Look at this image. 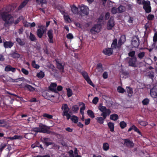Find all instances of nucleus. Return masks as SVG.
<instances>
[{
    "label": "nucleus",
    "instance_id": "obj_1",
    "mask_svg": "<svg viewBox=\"0 0 157 157\" xmlns=\"http://www.w3.org/2000/svg\"><path fill=\"white\" fill-rule=\"evenodd\" d=\"M0 16L1 17L3 20L5 22L4 25L6 24H10L14 23V25L17 24L20 22L21 18L22 17L20 16L14 21V18L11 15L8 14L6 11H0Z\"/></svg>",
    "mask_w": 157,
    "mask_h": 157
},
{
    "label": "nucleus",
    "instance_id": "obj_2",
    "mask_svg": "<svg viewBox=\"0 0 157 157\" xmlns=\"http://www.w3.org/2000/svg\"><path fill=\"white\" fill-rule=\"evenodd\" d=\"M38 27L39 29L36 31V34L39 38H41L43 34L46 33L47 29L43 25H39Z\"/></svg>",
    "mask_w": 157,
    "mask_h": 157
},
{
    "label": "nucleus",
    "instance_id": "obj_3",
    "mask_svg": "<svg viewBox=\"0 0 157 157\" xmlns=\"http://www.w3.org/2000/svg\"><path fill=\"white\" fill-rule=\"evenodd\" d=\"M142 4L143 5V9L147 13H149L151 11V7L150 6V2L149 1L143 0Z\"/></svg>",
    "mask_w": 157,
    "mask_h": 157
},
{
    "label": "nucleus",
    "instance_id": "obj_4",
    "mask_svg": "<svg viewBox=\"0 0 157 157\" xmlns=\"http://www.w3.org/2000/svg\"><path fill=\"white\" fill-rule=\"evenodd\" d=\"M98 109L100 111L102 112L101 114H104L105 116H109L111 113V111L109 109H107L106 107L103 106L101 104H100L98 107Z\"/></svg>",
    "mask_w": 157,
    "mask_h": 157
},
{
    "label": "nucleus",
    "instance_id": "obj_5",
    "mask_svg": "<svg viewBox=\"0 0 157 157\" xmlns=\"http://www.w3.org/2000/svg\"><path fill=\"white\" fill-rule=\"evenodd\" d=\"M39 127H40V132L50 134L51 132L49 130L50 128L49 126H47L42 123L39 124Z\"/></svg>",
    "mask_w": 157,
    "mask_h": 157
},
{
    "label": "nucleus",
    "instance_id": "obj_6",
    "mask_svg": "<svg viewBox=\"0 0 157 157\" xmlns=\"http://www.w3.org/2000/svg\"><path fill=\"white\" fill-rule=\"evenodd\" d=\"M80 10L81 12V15L82 16H84L85 15H87L89 14V8L88 7L83 5L82 4L80 7Z\"/></svg>",
    "mask_w": 157,
    "mask_h": 157
},
{
    "label": "nucleus",
    "instance_id": "obj_7",
    "mask_svg": "<svg viewBox=\"0 0 157 157\" xmlns=\"http://www.w3.org/2000/svg\"><path fill=\"white\" fill-rule=\"evenodd\" d=\"M55 61L56 63V67L60 72L61 73L64 72V63L63 64L60 62L59 60L58 59H56Z\"/></svg>",
    "mask_w": 157,
    "mask_h": 157
},
{
    "label": "nucleus",
    "instance_id": "obj_8",
    "mask_svg": "<svg viewBox=\"0 0 157 157\" xmlns=\"http://www.w3.org/2000/svg\"><path fill=\"white\" fill-rule=\"evenodd\" d=\"M101 27L99 24H95L90 30V32L92 34H95V33H98L101 30Z\"/></svg>",
    "mask_w": 157,
    "mask_h": 157
},
{
    "label": "nucleus",
    "instance_id": "obj_9",
    "mask_svg": "<svg viewBox=\"0 0 157 157\" xmlns=\"http://www.w3.org/2000/svg\"><path fill=\"white\" fill-rule=\"evenodd\" d=\"M139 38L136 36L132 38L131 41V44L133 47L137 48L140 44Z\"/></svg>",
    "mask_w": 157,
    "mask_h": 157
},
{
    "label": "nucleus",
    "instance_id": "obj_10",
    "mask_svg": "<svg viewBox=\"0 0 157 157\" xmlns=\"http://www.w3.org/2000/svg\"><path fill=\"white\" fill-rule=\"evenodd\" d=\"M115 25L114 18L111 17L107 24V29L109 30L112 29Z\"/></svg>",
    "mask_w": 157,
    "mask_h": 157
},
{
    "label": "nucleus",
    "instance_id": "obj_11",
    "mask_svg": "<svg viewBox=\"0 0 157 157\" xmlns=\"http://www.w3.org/2000/svg\"><path fill=\"white\" fill-rule=\"evenodd\" d=\"M47 35L48 37V41L50 43H53L54 40H53V30L51 29L48 30L47 32Z\"/></svg>",
    "mask_w": 157,
    "mask_h": 157
},
{
    "label": "nucleus",
    "instance_id": "obj_12",
    "mask_svg": "<svg viewBox=\"0 0 157 157\" xmlns=\"http://www.w3.org/2000/svg\"><path fill=\"white\" fill-rule=\"evenodd\" d=\"M137 59L136 57L132 58H129L128 62L129 65L130 66L136 67H137L136 64Z\"/></svg>",
    "mask_w": 157,
    "mask_h": 157
},
{
    "label": "nucleus",
    "instance_id": "obj_13",
    "mask_svg": "<svg viewBox=\"0 0 157 157\" xmlns=\"http://www.w3.org/2000/svg\"><path fill=\"white\" fill-rule=\"evenodd\" d=\"M113 50L117 49H120L121 48L118 46V44L117 43V38H115L113 40L111 44V48Z\"/></svg>",
    "mask_w": 157,
    "mask_h": 157
},
{
    "label": "nucleus",
    "instance_id": "obj_14",
    "mask_svg": "<svg viewBox=\"0 0 157 157\" xmlns=\"http://www.w3.org/2000/svg\"><path fill=\"white\" fill-rule=\"evenodd\" d=\"M101 116H102L97 117L96 119L97 122L100 124H103L104 122L105 119L106 118L107 116H105L104 114H101Z\"/></svg>",
    "mask_w": 157,
    "mask_h": 157
},
{
    "label": "nucleus",
    "instance_id": "obj_15",
    "mask_svg": "<svg viewBox=\"0 0 157 157\" xmlns=\"http://www.w3.org/2000/svg\"><path fill=\"white\" fill-rule=\"evenodd\" d=\"M102 52L105 55L110 56L113 54V50L110 48H106L103 49Z\"/></svg>",
    "mask_w": 157,
    "mask_h": 157
},
{
    "label": "nucleus",
    "instance_id": "obj_16",
    "mask_svg": "<svg viewBox=\"0 0 157 157\" xmlns=\"http://www.w3.org/2000/svg\"><path fill=\"white\" fill-rule=\"evenodd\" d=\"M124 141V145L127 147H132L134 146V143L132 141H131L129 139H123Z\"/></svg>",
    "mask_w": 157,
    "mask_h": 157
},
{
    "label": "nucleus",
    "instance_id": "obj_17",
    "mask_svg": "<svg viewBox=\"0 0 157 157\" xmlns=\"http://www.w3.org/2000/svg\"><path fill=\"white\" fill-rule=\"evenodd\" d=\"M16 7V6H15V4H12V5H9L5 7V9L6 10V11L7 12H6L7 13H9L10 12H11L12 11H13V10H14L15 8Z\"/></svg>",
    "mask_w": 157,
    "mask_h": 157
},
{
    "label": "nucleus",
    "instance_id": "obj_18",
    "mask_svg": "<svg viewBox=\"0 0 157 157\" xmlns=\"http://www.w3.org/2000/svg\"><path fill=\"white\" fill-rule=\"evenodd\" d=\"M126 40V38L125 36L124 35H121L118 40V46L120 47V48L122 45L124 44Z\"/></svg>",
    "mask_w": 157,
    "mask_h": 157
},
{
    "label": "nucleus",
    "instance_id": "obj_19",
    "mask_svg": "<svg viewBox=\"0 0 157 157\" xmlns=\"http://www.w3.org/2000/svg\"><path fill=\"white\" fill-rule=\"evenodd\" d=\"M150 94L152 97L154 98H156L157 97V89L155 87L151 89L150 91Z\"/></svg>",
    "mask_w": 157,
    "mask_h": 157
},
{
    "label": "nucleus",
    "instance_id": "obj_20",
    "mask_svg": "<svg viewBox=\"0 0 157 157\" xmlns=\"http://www.w3.org/2000/svg\"><path fill=\"white\" fill-rule=\"evenodd\" d=\"M14 43L10 41H6L3 43V46L5 48H10L13 45Z\"/></svg>",
    "mask_w": 157,
    "mask_h": 157
},
{
    "label": "nucleus",
    "instance_id": "obj_21",
    "mask_svg": "<svg viewBox=\"0 0 157 157\" xmlns=\"http://www.w3.org/2000/svg\"><path fill=\"white\" fill-rule=\"evenodd\" d=\"M57 84L55 83H51L50 86H49V89L52 92L57 93L56 87Z\"/></svg>",
    "mask_w": 157,
    "mask_h": 157
},
{
    "label": "nucleus",
    "instance_id": "obj_22",
    "mask_svg": "<svg viewBox=\"0 0 157 157\" xmlns=\"http://www.w3.org/2000/svg\"><path fill=\"white\" fill-rule=\"evenodd\" d=\"M55 8L59 10L62 14H63L65 13L64 9L61 5H56L55 6Z\"/></svg>",
    "mask_w": 157,
    "mask_h": 157
},
{
    "label": "nucleus",
    "instance_id": "obj_23",
    "mask_svg": "<svg viewBox=\"0 0 157 157\" xmlns=\"http://www.w3.org/2000/svg\"><path fill=\"white\" fill-rule=\"evenodd\" d=\"M71 11L75 14H77L78 13V9L75 5L70 6Z\"/></svg>",
    "mask_w": 157,
    "mask_h": 157
},
{
    "label": "nucleus",
    "instance_id": "obj_24",
    "mask_svg": "<svg viewBox=\"0 0 157 157\" xmlns=\"http://www.w3.org/2000/svg\"><path fill=\"white\" fill-rule=\"evenodd\" d=\"M61 108L62 110L63 111V114L68 113L69 109L67 104H64L63 105Z\"/></svg>",
    "mask_w": 157,
    "mask_h": 157
},
{
    "label": "nucleus",
    "instance_id": "obj_25",
    "mask_svg": "<svg viewBox=\"0 0 157 157\" xmlns=\"http://www.w3.org/2000/svg\"><path fill=\"white\" fill-rule=\"evenodd\" d=\"M29 0H24L18 8L17 10H20L24 8L28 3Z\"/></svg>",
    "mask_w": 157,
    "mask_h": 157
},
{
    "label": "nucleus",
    "instance_id": "obj_26",
    "mask_svg": "<svg viewBox=\"0 0 157 157\" xmlns=\"http://www.w3.org/2000/svg\"><path fill=\"white\" fill-rule=\"evenodd\" d=\"M5 70L6 71H11L14 72L16 71V69L15 68L12 67L10 65H7L5 68Z\"/></svg>",
    "mask_w": 157,
    "mask_h": 157
},
{
    "label": "nucleus",
    "instance_id": "obj_27",
    "mask_svg": "<svg viewBox=\"0 0 157 157\" xmlns=\"http://www.w3.org/2000/svg\"><path fill=\"white\" fill-rule=\"evenodd\" d=\"M96 69L98 72H102L104 71V68L102 64L100 63L97 65Z\"/></svg>",
    "mask_w": 157,
    "mask_h": 157
},
{
    "label": "nucleus",
    "instance_id": "obj_28",
    "mask_svg": "<svg viewBox=\"0 0 157 157\" xmlns=\"http://www.w3.org/2000/svg\"><path fill=\"white\" fill-rule=\"evenodd\" d=\"M10 56L13 58H18L20 56V55L19 53H17L16 51L10 54Z\"/></svg>",
    "mask_w": 157,
    "mask_h": 157
},
{
    "label": "nucleus",
    "instance_id": "obj_29",
    "mask_svg": "<svg viewBox=\"0 0 157 157\" xmlns=\"http://www.w3.org/2000/svg\"><path fill=\"white\" fill-rule=\"evenodd\" d=\"M108 126L110 129V130L111 132L114 131V124L113 123L111 122H109L108 123Z\"/></svg>",
    "mask_w": 157,
    "mask_h": 157
},
{
    "label": "nucleus",
    "instance_id": "obj_30",
    "mask_svg": "<svg viewBox=\"0 0 157 157\" xmlns=\"http://www.w3.org/2000/svg\"><path fill=\"white\" fill-rule=\"evenodd\" d=\"M43 142L45 144L47 147L52 144V142H49L50 140L48 138H43Z\"/></svg>",
    "mask_w": 157,
    "mask_h": 157
},
{
    "label": "nucleus",
    "instance_id": "obj_31",
    "mask_svg": "<svg viewBox=\"0 0 157 157\" xmlns=\"http://www.w3.org/2000/svg\"><path fill=\"white\" fill-rule=\"evenodd\" d=\"M118 118V116L116 114L114 113L110 115V119L111 120L116 121H117Z\"/></svg>",
    "mask_w": 157,
    "mask_h": 157
},
{
    "label": "nucleus",
    "instance_id": "obj_32",
    "mask_svg": "<svg viewBox=\"0 0 157 157\" xmlns=\"http://www.w3.org/2000/svg\"><path fill=\"white\" fill-rule=\"evenodd\" d=\"M145 53L144 52H140L137 54L138 57L140 59H143L145 56Z\"/></svg>",
    "mask_w": 157,
    "mask_h": 157
},
{
    "label": "nucleus",
    "instance_id": "obj_33",
    "mask_svg": "<svg viewBox=\"0 0 157 157\" xmlns=\"http://www.w3.org/2000/svg\"><path fill=\"white\" fill-rule=\"evenodd\" d=\"M16 40L18 44L21 46H23L25 44V42L24 41H22V40L19 38H16Z\"/></svg>",
    "mask_w": 157,
    "mask_h": 157
},
{
    "label": "nucleus",
    "instance_id": "obj_34",
    "mask_svg": "<svg viewBox=\"0 0 157 157\" xmlns=\"http://www.w3.org/2000/svg\"><path fill=\"white\" fill-rule=\"evenodd\" d=\"M126 89L128 94V96L130 97L131 96H132L133 93L132 89L129 87L127 86L126 87Z\"/></svg>",
    "mask_w": 157,
    "mask_h": 157
},
{
    "label": "nucleus",
    "instance_id": "obj_35",
    "mask_svg": "<svg viewBox=\"0 0 157 157\" xmlns=\"http://www.w3.org/2000/svg\"><path fill=\"white\" fill-rule=\"evenodd\" d=\"M25 87L26 89H27L30 91L33 92L35 90L34 88L30 85L26 84Z\"/></svg>",
    "mask_w": 157,
    "mask_h": 157
},
{
    "label": "nucleus",
    "instance_id": "obj_36",
    "mask_svg": "<svg viewBox=\"0 0 157 157\" xmlns=\"http://www.w3.org/2000/svg\"><path fill=\"white\" fill-rule=\"evenodd\" d=\"M71 119L73 122L77 124L78 121V118L76 116L72 115L71 118Z\"/></svg>",
    "mask_w": 157,
    "mask_h": 157
},
{
    "label": "nucleus",
    "instance_id": "obj_37",
    "mask_svg": "<svg viewBox=\"0 0 157 157\" xmlns=\"http://www.w3.org/2000/svg\"><path fill=\"white\" fill-rule=\"evenodd\" d=\"M62 15H63L64 20H65L66 22L70 23L71 22V20L68 15H66L65 14Z\"/></svg>",
    "mask_w": 157,
    "mask_h": 157
},
{
    "label": "nucleus",
    "instance_id": "obj_38",
    "mask_svg": "<svg viewBox=\"0 0 157 157\" xmlns=\"http://www.w3.org/2000/svg\"><path fill=\"white\" fill-rule=\"evenodd\" d=\"M118 10V13H120L124 12L125 10V7L122 5H121L117 8Z\"/></svg>",
    "mask_w": 157,
    "mask_h": 157
},
{
    "label": "nucleus",
    "instance_id": "obj_39",
    "mask_svg": "<svg viewBox=\"0 0 157 157\" xmlns=\"http://www.w3.org/2000/svg\"><path fill=\"white\" fill-rule=\"evenodd\" d=\"M154 71L153 70L147 73V75L150 78L153 79L154 77Z\"/></svg>",
    "mask_w": 157,
    "mask_h": 157
},
{
    "label": "nucleus",
    "instance_id": "obj_40",
    "mask_svg": "<svg viewBox=\"0 0 157 157\" xmlns=\"http://www.w3.org/2000/svg\"><path fill=\"white\" fill-rule=\"evenodd\" d=\"M6 122L3 119L0 120V127H4L6 125Z\"/></svg>",
    "mask_w": 157,
    "mask_h": 157
},
{
    "label": "nucleus",
    "instance_id": "obj_41",
    "mask_svg": "<svg viewBox=\"0 0 157 157\" xmlns=\"http://www.w3.org/2000/svg\"><path fill=\"white\" fill-rule=\"evenodd\" d=\"M29 39L31 41H35L37 40V39L35 36L32 33H30Z\"/></svg>",
    "mask_w": 157,
    "mask_h": 157
},
{
    "label": "nucleus",
    "instance_id": "obj_42",
    "mask_svg": "<svg viewBox=\"0 0 157 157\" xmlns=\"http://www.w3.org/2000/svg\"><path fill=\"white\" fill-rule=\"evenodd\" d=\"M36 76L39 78H42L44 76V73L42 71H40L39 73H37Z\"/></svg>",
    "mask_w": 157,
    "mask_h": 157
},
{
    "label": "nucleus",
    "instance_id": "obj_43",
    "mask_svg": "<svg viewBox=\"0 0 157 157\" xmlns=\"http://www.w3.org/2000/svg\"><path fill=\"white\" fill-rule=\"evenodd\" d=\"M102 148L104 151H108L109 149V144L107 143H103Z\"/></svg>",
    "mask_w": 157,
    "mask_h": 157
},
{
    "label": "nucleus",
    "instance_id": "obj_44",
    "mask_svg": "<svg viewBox=\"0 0 157 157\" xmlns=\"http://www.w3.org/2000/svg\"><path fill=\"white\" fill-rule=\"evenodd\" d=\"M87 113L88 115L91 118H93L95 117L94 113L93 111H92L91 110H88Z\"/></svg>",
    "mask_w": 157,
    "mask_h": 157
},
{
    "label": "nucleus",
    "instance_id": "obj_45",
    "mask_svg": "<svg viewBox=\"0 0 157 157\" xmlns=\"http://www.w3.org/2000/svg\"><path fill=\"white\" fill-rule=\"evenodd\" d=\"M81 74L85 80L89 77L87 73L84 71H82Z\"/></svg>",
    "mask_w": 157,
    "mask_h": 157
},
{
    "label": "nucleus",
    "instance_id": "obj_46",
    "mask_svg": "<svg viewBox=\"0 0 157 157\" xmlns=\"http://www.w3.org/2000/svg\"><path fill=\"white\" fill-rule=\"evenodd\" d=\"M120 126L121 129L125 128L127 126V124L124 121H121L120 123Z\"/></svg>",
    "mask_w": 157,
    "mask_h": 157
},
{
    "label": "nucleus",
    "instance_id": "obj_47",
    "mask_svg": "<svg viewBox=\"0 0 157 157\" xmlns=\"http://www.w3.org/2000/svg\"><path fill=\"white\" fill-rule=\"evenodd\" d=\"M150 102V100L147 98H144L142 101L143 104L144 105H147L149 104Z\"/></svg>",
    "mask_w": 157,
    "mask_h": 157
},
{
    "label": "nucleus",
    "instance_id": "obj_48",
    "mask_svg": "<svg viewBox=\"0 0 157 157\" xmlns=\"http://www.w3.org/2000/svg\"><path fill=\"white\" fill-rule=\"evenodd\" d=\"M117 91L120 93H124L125 91V90L121 86H119L117 88Z\"/></svg>",
    "mask_w": 157,
    "mask_h": 157
},
{
    "label": "nucleus",
    "instance_id": "obj_49",
    "mask_svg": "<svg viewBox=\"0 0 157 157\" xmlns=\"http://www.w3.org/2000/svg\"><path fill=\"white\" fill-rule=\"evenodd\" d=\"M32 66L34 68L36 69H39L40 67V66L36 63V61L35 60H33L32 61Z\"/></svg>",
    "mask_w": 157,
    "mask_h": 157
},
{
    "label": "nucleus",
    "instance_id": "obj_50",
    "mask_svg": "<svg viewBox=\"0 0 157 157\" xmlns=\"http://www.w3.org/2000/svg\"><path fill=\"white\" fill-rule=\"evenodd\" d=\"M132 127H133V130H134L135 132H137L139 135L141 136H142V133L136 127L135 125H132Z\"/></svg>",
    "mask_w": 157,
    "mask_h": 157
},
{
    "label": "nucleus",
    "instance_id": "obj_51",
    "mask_svg": "<svg viewBox=\"0 0 157 157\" xmlns=\"http://www.w3.org/2000/svg\"><path fill=\"white\" fill-rule=\"evenodd\" d=\"M67 96L68 97H71L72 95V90L70 88L67 89Z\"/></svg>",
    "mask_w": 157,
    "mask_h": 157
},
{
    "label": "nucleus",
    "instance_id": "obj_52",
    "mask_svg": "<svg viewBox=\"0 0 157 157\" xmlns=\"http://www.w3.org/2000/svg\"><path fill=\"white\" fill-rule=\"evenodd\" d=\"M136 52L135 51H130L128 54V56L130 57L131 58L136 57L135 56Z\"/></svg>",
    "mask_w": 157,
    "mask_h": 157
},
{
    "label": "nucleus",
    "instance_id": "obj_53",
    "mask_svg": "<svg viewBox=\"0 0 157 157\" xmlns=\"http://www.w3.org/2000/svg\"><path fill=\"white\" fill-rule=\"evenodd\" d=\"M42 116L43 117L49 119H52L53 117V116L52 115H50L47 113H44Z\"/></svg>",
    "mask_w": 157,
    "mask_h": 157
},
{
    "label": "nucleus",
    "instance_id": "obj_54",
    "mask_svg": "<svg viewBox=\"0 0 157 157\" xmlns=\"http://www.w3.org/2000/svg\"><path fill=\"white\" fill-rule=\"evenodd\" d=\"M82 106L80 108V113L81 114H84V113L83 111L85 109L86 106L85 104L83 102H82Z\"/></svg>",
    "mask_w": 157,
    "mask_h": 157
},
{
    "label": "nucleus",
    "instance_id": "obj_55",
    "mask_svg": "<svg viewBox=\"0 0 157 157\" xmlns=\"http://www.w3.org/2000/svg\"><path fill=\"white\" fill-rule=\"evenodd\" d=\"M139 124L143 126H145L148 124V123L146 121L140 120L139 121Z\"/></svg>",
    "mask_w": 157,
    "mask_h": 157
},
{
    "label": "nucleus",
    "instance_id": "obj_56",
    "mask_svg": "<svg viewBox=\"0 0 157 157\" xmlns=\"http://www.w3.org/2000/svg\"><path fill=\"white\" fill-rule=\"evenodd\" d=\"M6 144L2 143V144L0 145V151H2L3 149L6 147Z\"/></svg>",
    "mask_w": 157,
    "mask_h": 157
},
{
    "label": "nucleus",
    "instance_id": "obj_57",
    "mask_svg": "<svg viewBox=\"0 0 157 157\" xmlns=\"http://www.w3.org/2000/svg\"><path fill=\"white\" fill-rule=\"evenodd\" d=\"M72 109L74 112H77L79 109V107L77 105H75L73 106Z\"/></svg>",
    "mask_w": 157,
    "mask_h": 157
},
{
    "label": "nucleus",
    "instance_id": "obj_58",
    "mask_svg": "<svg viewBox=\"0 0 157 157\" xmlns=\"http://www.w3.org/2000/svg\"><path fill=\"white\" fill-rule=\"evenodd\" d=\"M117 8L116 7H113L112 8L111 10V13L113 14H115L117 13H118Z\"/></svg>",
    "mask_w": 157,
    "mask_h": 157
},
{
    "label": "nucleus",
    "instance_id": "obj_59",
    "mask_svg": "<svg viewBox=\"0 0 157 157\" xmlns=\"http://www.w3.org/2000/svg\"><path fill=\"white\" fill-rule=\"evenodd\" d=\"M87 83L89 84L91 86H93V87L94 86V84L93 83L91 80L90 79V78L89 77L87 79H86V80Z\"/></svg>",
    "mask_w": 157,
    "mask_h": 157
},
{
    "label": "nucleus",
    "instance_id": "obj_60",
    "mask_svg": "<svg viewBox=\"0 0 157 157\" xmlns=\"http://www.w3.org/2000/svg\"><path fill=\"white\" fill-rule=\"evenodd\" d=\"M98 97H95L93 98L92 100V102L94 104H96L98 102Z\"/></svg>",
    "mask_w": 157,
    "mask_h": 157
},
{
    "label": "nucleus",
    "instance_id": "obj_61",
    "mask_svg": "<svg viewBox=\"0 0 157 157\" xmlns=\"http://www.w3.org/2000/svg\"><path fill=\"white\" fill-rule=\"evenodd\" d=\"M21 71L25 75H28L29 74V71L24 68H22Z\"/></svg>",
    "mask_w": 157,
    "mask_h": 157
},
{
    "label": "nucleus",
    "instance_id": "obj_62",
    "mask_svg": "<svg viewBox=\"0 0 157 157\" xmlns=\"http://www.w3.org/2000/svg\"><path fill=\"white\" fill-rule=\"evenodd\" d=\"M33 131L37 133L39 132H40V127H35L33 128Z\"/></svg>",
    "mask_w": 157,
    "mask_h": 157
},
{
    "label": "nucleus",
    "instance_id": "obj_63",
    "mask_svg": "<svg viewBox=\"0 0 157 157\" xmlns=\"http://www.w3.org/2000/svg\"><path fill=\"white\" fill-rule=\"evenodd\" d=\"M153 41L155 42H156L157 41V32L155 33L153 36Z\"/></svg>",
    "mask_w": 157,
    "mask_h": 157
},
{
    "label": "nucleus",
    "instance_id": "obj_64",
    "mask_svg": "<svg viewBox=\"0 0 157 157\" xmlns=\"http://www.w3.org/2000/svg\"><path fill=\"white\" fill-rule=\"evenodd\" d=\"M33 157H51V156L47 154L43 155H38L36 156H33Z\"/></svg>",
    "mask_w": 157,
    "mask_h": 157
}]
</instances>
